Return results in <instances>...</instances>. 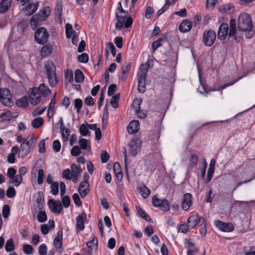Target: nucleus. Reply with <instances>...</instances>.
Returning <instances> with one entry per match:
<instances>
[{
    "label": "nucleus",
    "mask_w": 255,
    "mask_h": 255,
    "mask_svg": "<svg viewBox=\"0 0 255 255\" xmlns=\"http://www.w3.org/2000/svg\"><path fill=\"white\" fill-rule=\"evenodd\" d=\"M238 28L245 31L247 38H252L254 34L253 23L250 15L246 13H241L238 18Z\"/></svg>",
    "instance_id": "nucleus-1"
},
{
    "label": "nucleus",
    "mask_w": 255,
    "mask_h": 255,
    "mask_svg": "<svg viewBox=\"0 0 255 255\" xmlns=\"http://www.w3.org/2000/svg\"><path fill=\"white\" fill-rule=\"evenodd\" d=\"M116 15L117 22L116 23L115 27L117 30H121L123 26L126 28H128L132 25L133 23L132 18L131 17H127L128 12L123 9L120 2L118 3L117 11L116 12Z\"/></svg>",
    "instance_id": "nucleus-2"
},
{
    "label": "nucleus",
    "mask_w": 255,
    "mask_h": 255,
    "mask_svg": "<svg viewBox=\"0 0 255 255\" xmlns=\"http://www.w3.org/2000/svg\"><path fill=\"white\" fill-rule=\"evenodd\" d=\"M45 67L49 84L51 87H54L58 81L56 73V66L53 62H49L45 64Z\"/></svg>",
    "instance_id": "nucleus-3"
},
{
    "label": "nucleus",
    "mask_w": 255,
    "mask_h": 255,
    "mask_svg": "<svg viewBox=\"0 0 255 255\" xmlns=\"http://www.w3.org/2000/svg\"><path fill=\"white\" fill-rule=\"evenodd\" d=\"M244 31L240 30L238 28L236 29V21L234 19H231L230 22V31L229 33V37H234L235 40L238 42L240 41V39L243 37V33Z\"/></svg>",
    "instance_id": "nucleus-4"
},
{
    "label": "nucleus",
    "mask_w": 255,
    "mask_h": 255,
    "mask_svg": "<svg viewBox=\"0 0 255 255\" xmlns=\"http://www.w3.org/2000/svg\"><path fill=\"white\" fill-rule=\"evenodd\" d=\"M34 37L37 43L43 44L47 42L49 33L46 28L40 27L36 30Z\"/></svg>",
    "instance_id": "nucleus-5"
},
{
    "label": "nucleus",
    "mask_w": 255,
    "mask_h": 255,
    "mask_svg": "<svg viewBox=\"0 0 255 255\" xmlns=\"http://www.w3.org/2000/svg\"><path fill=\"white\" fill-rule=\"evenodd\" d=\"M147 74V69L143 70V68L140 69L138 73V91L140 93H143L146 91L145 79Z\"/></svg>",
    "instance_id": "nucleus-6"
},
{
    "label": "nucleus",
    "mask_w": 255,
    "mask_h": 255,
    "mask_svg": "<svg viewBox=\"0 0 255 255\" xmlns=\"http://www.w3.org/2000/svg\"><path fill=\"white\" fill-rule=\"evenodd\" d=\"M36 144V139L33 138H26L22 143L20 146V151H21L24 156L27 155L31 150L35 146Z\"/></svg>",
    "instance_id": "nucleus-7"
},
{
    "label": "nucleus",
    "mask_w": 255,
    "mask_h": 255,
    "mask_svg": "<svg viewBox=\"0 0 255 255\" xmlns=\"http://www.w3.org/2000/svg\"><path fill=\"white\" fill-rule=\"evenodd\" d=\"M12 98V95L8 89H0V100L4 106H11L13 104Z\"/></svg>",
    "instance_id": "nucleus-8"
},
{
    "label": "nucleus",
    "mask_w": 255,
    "mask_h": 255,
    "mask_svg": "<svg viewBox=\"0 0 255 255\" xmlns=\"http://www.w3.org/2000/svg\"><path fill=\"white\" fill-rule=\"evenodd\" d=\"M216 38V33L213 30L205 31L203 33V41L207 46H211L214 43Z\"/></svg>",
    "instance_id": "nucleus-9"
},
{
    "label": "nucleus",
    "mask_w": 255,
    "mask_h": 255,
    "mask_svg": "<svg viewBox=\"0 0 255 255\" xmlns=\"http://www.w3.org/2000/svg\"><path fill=\"white\" fill-rule=\"evenodd\" d=\"M141 140L137 137L133 138L129 142L128 146L130 153L133 156H136L140 151Z\"/></svg>",
    "instance_id": "nucleus-10"
},
{
    "label": "nucleus",
    "mask_w": 255,
    "mask_h": 255,
    "mask_svg": "<svg viewBox=\"0 0 255 255\" xmlns=\"http://www.w3.org/2000/svg\"><path fill=\"white\" fill-rule=\"evenodd\" d=\"M29 102L33 105H37L40 101L41 95L38 92L36 88H33L29 90Z\"/></svg>",
    "instance_id": "nucleus-11"
},
{
    "label": "nucleus",
    "mask_w": 255,
    "mask_h": 255,
    "mask_svg": "<svg viewBox=\"0 0 255 255\" xmlns=\"http://www.w3.org/2000/svg\"><path fill=\"white\" fill-rule=\"evenodd\" d=\"M63 230L60 229L57 232V236L54 239L53 244L54 247L59 253L63 251L62 246Z\"/></svg>",
    "instance_id": "nucleus-12"
},
{
    "label": "nucleus",
    "mask_w": 255,
    "mask_h": 255,
    "mask_svg": "<svg viewBox=\"0 0 255 255\" xmlns=\"http://www.w3.org/2000/svg\"><path fill=\"white\" fill-rule=\"evenodd\" d=\"M215 224L217 228L223 232H230L234 229V226L231 223H224L218 220L215 221Z\"/></svg>",
    "instance_id": "nucleus-13"
},
{
    "label": "nucleus",
    "mask_w": 255,
    "mask_h": 255,
    "mask_svg": "<svg viewBox=\"0 0 255 255\" xmlns=\"http://www.w3.org/2000/svg\"><path fill=\"white\" fill-rule=\"evenodd\" d=\"M87 179L85 178V180L80 183L78 191L82 198H84L89 192V184Z\"/></svg>",
    "instance_id": "nucleus-14"
},
{
    "label": "nucleus",
    "mask_w": 255,
    "mask_h": 255,
    "mask_svg": "<svg viewBox=\"0 0 255 255\" xmlns=\"http://www.w3.org/2000/svg\"><path fill=\"white\" fill-rule=\"evenodd\" d=\"M48 205L50 210L55 213L60 214L61 212L62 207L60 201H54L50 199L48 201Z\"/></svg>",
    "instance_id": "nucleus-15"
},
{
    "label": "nucleus",
    "mask_w": 255,
    "mask_h": 255,
    "mask_svg": "<svg viewBox=\"0 0 255 255\" xmlns=\"http://www.w3.org/2000/svg\"><path fill=\"white\" fill-rule=\"evenodd\" d=\"M86 219V215L82 213L76 218V231L77 233L85 229L84 220Z\"/></svg>",
    "instance_id": "nucleus-16"
},
{
    "label": "nucleus",
    "mask_w": 255,
    "mask_h": 255,
    "mask_svg": "<svg viewBox=\"0 0 255 255\" xmlns=\"http://www.w3.org/2000/svg\"><path fill=\"white\" fill-rule=\"evenodd\" d=\"M200 217L198 214H194L189 217L187 222V227L192 230L194 229L197 224L199 223Z\"/></svg>",
    "instance_id": "nucleus-17"
},
{
    "label": "nucleus",
    "mask_w": 255,
    "mask_h": 255,
    "mask_svg": "<svg viewBox=\"0 0 255 255\" xmlns=\"http://www.w3.org/2000/svg\"><path fill=\"white\" fill-rule=\"evenodd\" d=\"M228 24L225 23H222L219 28L218 38L221 40H224L228 34Z\"/></svg>",
    "instance_id": "nucleus-18"
},
{
    "label": "nucleus",
    "mask_w": 255,
    "mask_h": 255,
    "mask_svg": "<svg viewBox=\"0 0 255 255\" xmlns=\"http://www.w3.org/2000/svg\"><path fill=\"white\" fill-rule=\"evenodd\" d=\"M192 204V197L190 193H185L183 196L182 208L184 211H187Z\"/></svg>",
    "instance_id": "nucleus-19"
},
{
    "label": "nucleus",
    "mask_w": 255,
    "mask_h": 255,
    "mask_svg": "<svg viewBox=\"0 0 255 255\" xmlns=\"http://www.w3.org/2000/svg\"><path fill=\"white\" fill-rule=\"evenodd\" d=\"M139 129V123L137 120L131 121L128 126L127 130L129 133H136Z\"/></svg>",
    "instance_id": "nucleus-20"
},
{
    "label": "nucleus",
    "mask_w": 255,
    "mask_h": 255,
    "mask_svg": "<svg viewBox=\"0 0 255 255\" xmlns=\"http://www.w3.org/2000/svg\"><path fill=\"white\" fill-rule=\"evenodd\" d=\"M27 172V168L24 166L20 167L18 170L19 174L15 176V180L13 181L15 182V186L18 187L20 185L22 181V176L24 175Z\"/></svg>",
    "instance_id": "nucleus-21"
},
{
    "label": "nucleus",
    "mask_w": 255,
    "mask_h": 255,
    "mask_svg": "<svg viewBox=\"0 0 255 255\" xmlns=\"http://www.w3.org/2000/svg\"><path fill=\"white\" fill-rule=\"evenodd\" d=\"M192 27L191 22L187 19L183 20L180 24L179 29L182 33L188 32Z\"/></svg>",
    "instance_id": "nucleus-22"
},
{
    "label": "nucleus",
    "mask_w": 255,
    "mask_h": 255,
    "mask_svg": "<svg viewBox=\"0 0 255 255\" xmlns=\"http://www.w3.org/2000/svg\"><path fill=\"white\" fill-rule=\"evenodd\" d=\"M16 170L13 167H10L8 168L6 175L10 179V180L8 181V184H13L14 186H15V182L13 181L15 180V176L16 175Z\"/></svg>",
    "instance_id": "nucleus-23"
},
{
    "label": "nucleus",
    "mask_w": 255,
    "mask_h": 255,
    "mask_svg": "<svg viewBox=\"0 0 255 255\" xmlns=\"http://www.w3.org/2000/svg\"><path fill=\"white\" fill-rule=\"evenodd\" d=\"M114 171L115 176L119 181L123 179V175L120 164L116 162L114 164Z\"/></svg>",
    "instance_id": "nucleus-24"
},
{
    "label": "nucleus",
    "mask_w": 255,
    "mask_h": 255,
    "mask_svg": "<svg viewBox=\"0 0 255 255\" xmlns=\"http://www.w3.org/2000/svg\"><path fill=\"white\" fill-rule=\"evenodd\" d=\"M37 3H30L27 5L25 9V14L27 15H31L36 12L38 8Z\"/></svg>",
    "instance_id": "nucleus-25"
},
{
    "label": "nucleus",
    "mask_w": 255,
    "mask_h": 255,
    "mask_svg": "<svg viewBox=\"0 0 255 255\" xmlns=\"http://www.w3.org/2000/svg\"><path fill=\"white\" fill-rule=\"evenodd\" d=\"M50 8L49 6H45L43 9L40 10L36 14L38 15L39 18L43 21L50 14Z\"/></svg>",
    "instance_id": "nucleus-26"
},
{
    "label": "nucleus",
    "mask_w": 255,
    "mask_h": 255,
    "mask_svg": "<svg viewBox=\"0 0 255 255\" xmlns=\"http://www.w3.org/2000/svg\"><path fill=\"white\" fill-rule=\"evenodd\" d=\"M38 92L40 93L41 96L46 97L48 96L51 91L44 84H41L38 88H37Z\"/></svg>",
    "instance_id": "nucleus-27"
},
{
    "label": "nucleus",
    "mask_w": 255,
    "mask_h": 255,
    "mask_svg": "<svg viewBox=\"0 0 255 255\" xmlns=\"http://www.w3.org/2000/svg\"><path fill=\"white\" fill-rule=\"evenodd\" d=\"M199 232L202 237H204L206 236L207 233L206 221L204 218L201 217L199 220Z\"/></svg>",
    "instance_id": "nucleus-28"
},
{
    "label": "nucleus",
    "mask_w": 255,
    "mask_h": 255,
    "mask_svg": "<svg viewBox=\"0 0 255 255\" xmlns=\"http://www.w3.org/2000/svg\"><path fill=\"white\" fill-rule=\"evenodd\" d=\"M11 4V0H2L0 3V12L3 13L8 9Z\"/></svg>",
    "instance_id": "nucleus-29"
},
{
    "label": "nucleus",
    "mask_w": 255,
    "mask_h": 255,
    "mask_svg": "<svg viewBox=\"0 0 255 255\" xmlns=\"http://www.w3.org/2000/svg\"><path fill=\"white\" fill-rule=\"evenodd\" d=\"M43 20H41L38 15H37L36 14L34 15L31 18L30 24L31 28L32 29H35L36 27L37 26L39 22L42 21Z\"/></svg>",
    "instance_id": "nucleus-30"
},
{
    "label": "nucleus",
    "mask_w": 255,
    "mask_h": 255,
    "mask_svg": "<svg viewBox=\"0 0 255 255\" xmlns=\"http://www.w3.org/2000/svg\"><path fill=\"white\" fill-rule=\"evenodd\" d=\"M65 32L67 38H70L74 34H76L75 31L73 29L71 24L67 23L65 25Z\"/></svg>",
    "instance_id": "nucleus-31"
},
{
    "label": "nucleus",
    "mask_w": 255,
    "mask_h": 255,
    "mask_svg": "<svg viewBox=\"0 0 255 255\" xmlns=\"http://www.w3.org/2000/svg\"><path fill=\"white\" fill-rule=\"evenodd\" d=\"M79 132L82 136H90V132L86 124H83L80 126L79 128Z\"/></svg>",
    "instance_id": "nucleus-32"
},
{
    "label": "nucleus",
    "mask_w": 255,
    "mask_h": 255,
    "mask_svg": "<svg viewBox=\"0 0 255 255\" xmlns=\"http://www.w3.org/2000/svg\"><path fill=\"white\" fill-rule=\"evenodd\" d=\"M71 176H80L81 173L80 166H77L76 164L73 163L71 165Z\"/></svg>",
    "instance_id": "nucleus-33"
},
{
    "label": "nucleus",
    "mask_w": 255,
    "mask_h": 255,
    "mask_svg": "<svg viewBox=\"0 0 255 255\" xmlns=\"http://www.w3.org/2000/svg\"><path fill=\"white\" fill-rule=\"evenodd\" d=\"M43 119L41 117H38L32 121L31 125L33 128H38L43 125Z\"/></svg>",
    "instance_id": "nucleus-34"
},
{
    "label": "nucleus",
    "mask_w": 255,
    "mask_h": 255,
    "mask_svg": "<svg viewBox=\"0 0 255 255\" xmlns=\"http://www.w3.org/2000/svg\"><path fill=\"white\" fill-rule=\"evenodd\" d=\"M98 239L95 236H93L92 240L88 242L86 244V245L89 248H90L91 250H93V248L94 247H95V249H97L98 248Z\"/></svg>",
    "instance_id": "nucleus-35"
},
{
    "label": "nucleus",
    "mask_w": 255,
    "mask_h": 255,
    "mask_svg": "<svg viewBox=\"0 0 255 255\" xmlns=\"http://www.w3.org/2000/svg\"><path fill=\"white\" fill-rule=\"evenodd\" d=\"M139 191L144 198H147L150 194V190L144 185L140 187Z\"/></svg>",
    "instance_id": "nucleus-36"
},
{
    "label": "nucleus",
    "mask_w": 255,
    "mask_h": 255,
    "mask_svg": "<svg viewBox=\"0 0 255 255\" xmlns=\"http://www.w3.org/2000/svg\"><path fill=\"white\" fill-rule=\"evenodd\" d=\"M52 52L51 46L46 45L43 46L41 50V55L42 56H46L50 55Z\"/></svg>",
    "instance_id": "nucleus-37"
},
{
    "label": "nucleus",
    "mask_w": 255,
    "mask_h": 255,
    "mask_svg": "<svg viewBox=\"0 0 255 255\" xmlns=\"http://www.w3.org/2000/svg\"><path fill=\"white\" fill-rule=\"evenodd\" d=\"M163 211H168L170 208V205L168 201L166 199H163L162 203L160 204V206H157Z\"/></svg>",
    "instance_id": "nucleus-38"
},
{
    "label": "nucleus",
    "mask_w": 255,
    "mask_h": 255,
    "mask_svg": "<svg viewBox=\"0 0 255 255\" xmlns=\"http://www.w3.org/2000/svg\"><path fill=\"white\" fill-rule=\"evenodd\" d=\"M75 80L77 83H81L84 80V74L79 69H77L75 72Z\"/></svg>",
    "instance_id": "nucleus-39"
},
{
    "label": "nucleus",
    "mask_w": 255,
    "mask_h": 255,
    "mask_svg": "<svg viewBox=\"0 0 255 255\" xmlns=\"http://www.w3.org/2000/svg\"><path fill=\"white\" fill-rule=\"evenodd\" d=\"M5 249L7 252H12L14 250V245L12 239L7 240L5 245Z\"/></svg>",
    "instance_id": "nucleus-40"
},
{
    "label": "nucleus",
    "mask_w": 255,
    "mask_h": 255,
    "mask_svg": "<svg viewBox=\"0 0 255 255\" xmlns=\"http://www.w3.org/2000/svg\"><path fill=\"white\" fill-rule=\"evenodd\" d=\"M37 219L39 222L43 223L47 219V216L45 211H40L37 214Z\"/></svg>",
    "instance_id": "nucleus-41"
},
{
    "label": "nucleus",
    "mask_w": 255,
    "mask_h": 255,
    "mask_svg": "<svg viewBox=\"0 0 255 255\" xmlns=\"http://www.w3.org/2000/svg\"><path fill=\"white\" fill-rule=\"evenodd\" d=\"M120 99V94H117L115 96H113L111 101V104L112 106L116 109L118 107V102Z\"/></svg>",
    "instance_id": "nucleus-42"
},
{
    "label": "nucleus",
    "mask_w": 255,
    "mask_h": 255,
    "mask_svg": "<svg viewBox=\"0 0 255 255\" xmlns=\"http://www.w3.org/2000/svg\"><path fill=\"white\" fill-rule=\"evenodd\" d=\"M198 161V157L195 154H191L189 158L190 166H194L197 165Z\"/></svg>",
    "instance_id": "nucleus-43"
},
{
    "label": "nucleus",
    "mask_w": 255,
    "mask_h": 255,
    "mask_svg": "<svg viewBox=\"0 0 255 255\" xmlns=\"http://www.w3.org/2000/svg\"><path fill=\"white\" fill-rule=\"evenodd\" d=\"M17 105L19 107L26 108L28 105V101L26 97H22L19 99L16 103Z\"/></svg>",
    "instance_id": "nucleus-44"
},
{
    "label": "nucleus",
    "mask_w": 255,
    "mask_h": 255,
    "mask_svg": "<svg viewBox=\"0 0 255 255\" xmlns=\"http://www.w3.org/2000/svg\"><path fill=\"white\" fill-rule=\"evenodd\" d=\"M163 40L164 39L163 38H159L158 39L152 42L151 44V47L153 52H155V51L157 49V48L162 46V42Z\"/></svg>",
    "instance_id": "nucleus-45"
},
{
    "label": "nucleus",
    "mask_w": 255,
    "mask_h": 255,
    "mask_svg": "<svg viewBox=\"0 0 255 255\" xmlns=\"http://www.w3.org/2000/svg\"><path fill=\"white\" fill-rule=\"evenodd\" d=\"M73 80V73L70 71L65 72V83L67 85L69 83H71Z\"/></svg>",
    "instance_id": "nucleus-46"
},
{
    "label": "nucleus",
    "mask_w": 255,
    "mask_h": 255,
    "mask_svg": "<svg viewBox=\"0 0 255 255\" xmlns=\"http://www.w3.org/2000/svg\"><path fill=\"white\" fill-rule=\"evenodd\" d=\"M59 183L54 182L51 185V193L54 195H57L59 192Z\"/></svg>",
    "instance_id": "nucleus-47"
},
{
    "label": "nucleus",
    "mask_w": 255,
    "mask_h": 255,
    "mask_svg": "<svg viewBox=\"0 0 255 255\" xmlns=\"http://www.w3.org/2000/svg\"><path fill=\"white\" fill-rule=\"evenodd\" d=\"M199 78L200 82L201 83V86L198 87V91L200 92L201 94H204L205 95H206V94L208 93L207 88L205 86V85H204L201 83V75L200 73H199Z\"/></svg>",
    "instance_id": "nucleus-48"
},
{
    "label": "nucleus",
    "mask_w": 255,
    "mask_h": 255,
    "mask_svg": "<svg viewBox=\"0 0 255 255\" xmlns=\"http://www.w3.org/2000/svg\"><path fill=\"white\" fill-rule=\"evenodd\" d=\"M22 248L23 252L26 255H31L33 252V248L30 245H24Z\"/></svg>",
    "instance_id": "nucleus-49"
},
{
    "label": "nucleus",
    "mask_w": 255,
    "mask_h": 255,
    "mask_svg": "<svg viewBox=\"0 0 255 255\" xmlns=\"http://www.w3.org/2000/svg\"><path fill=\"white\" fill-rule=\"evenodd\" d=\"M61 200L63 206L65 208H68L70 205V199L68 196L63 195L61 196Z\"/></svg>",
    "instance_id": "nucleus-50"
},
{
    "label": "nucleus",
    "mask_w": 255,
    "mask_h": 255,
    "mask_svg": "<svg viewBox=\"0 0 255 255\" xmlns=\"http://www.w3.org/2000/svg\"><path fill=\"white\" fill-rule=\"evenodd\" d=\"M47 252V248L44 244L40 245L38 248V253L39 255H46Z\"/></svg>",
    "instance_id": "nucleus-51"
},
{
    "label": "nucleus",
    "mask_w": 255,
    "mask_h": 255,
    "mask_svg": "<svg viewBox=\"0 0 255 255\" xmlns=\"http://www.w3.org/2000/svg\"><path fill=\"white\" fill-rule=\"evenodd\" d=\"M46 109V107H43L42 108H37L35 110L32 112V116L36 117L38 116L41 115Z\"/></svg>",
    "instance_id": "nucleus-52"
},
{
    "label": "nucleus",
    "mask_w": 255,
    "mask_h": 255,
    "mask_svg": "<svg viewBox=\"0 0 255 255\" xmlns=\"http://www.w3.org/2000/svg\"><path fill=\"white\" fill-rule=\"evenodd\" d=\"M217 3V0H206V7L209 9H213Z\"/></svg>",
    "instance_id": "nucleus-53"
},
{
    "label": "nucleus",
    "mask_w": 255,
    "mask_h": 255,
    "mask_svg": "<svg viewBox=\"0 0 255 255\" xmlns=\"http://www.w3.org/2000/svg\"><path fill=\"white\" fill-rule=\"evenodd\" d=\"M83 105V102L80 99H76L74 100V107L77 110V112H79Z\"/></svg>",
    "instance_id": "nucleus-54"
},
{
    "label": "nucleus",
    "mask_w": 255,
    "mask_h": 255,
    "mask_svg": "<svg viewBox=\"0 0 255 255\" xmlns=\"http://www.w3.org/2000/svg\"><path fill=\"white\" fill-rule=\"evenodd\" d=\"M10 208L8 205L5 204L3 206L2 213L3 218H6L8 217L9 214Z\"/></svg>",
    "instance_id": "nucleus-55"
},
{
    "label": "nucleus",
    "mask_w": 255,
    "mask_h": 255,
    "mask_svg": "<svg viewBox=\"0 0 255 255\" xmlns=\"http://www.w3.org/2000/svg\"><path fill=\"white\" fill-rule=\"evenodd\" d=\"M81 149L79 147V146L77 145H75L72 147L71 150V154L72 155L74 156H77L81 153Z\"/></svg>",
    "instance_id": "nucleus-56"
},
{
    "label": "nucleus",
    "mask_w": 255,
    "mask_h": 255,
    "mask_svg": "<svg viewBox=\"0 0 255 255\" xmlns=\"http://www.w3.org/2000/svg\"><path fill=\"white\" fill-rule=\"evenodd\" d=\"M44 179V171L42 169L38 170L37 183L39 184H41L43 182Z\"/></svg>",
    "instance_id": "nucleus-57"
},
{
    "label": "nucleus",
    "mask_w": 255,
    "mask_h": 255,
    "mask_svg": "<svg viewBox=\"0 0 255 255\" xmlns=\"http://www.w3.org/2000/svg\"><path fill=\"white\" fill-rule=\"evenodd\" d=\"M15 190L12 187H9L6 190V195L8 198H12L15 196Z\"/></svg>",
    "instance_id": "nucleus-58"
},
{
    "label": "nucleus",
    "mask_w": 255,
    "mask_h": 255,
    "mask_svg": "<svg viewBox=\"0 0 255 255\" xmlns=\"http://www.w3.org/2000/svg\"><path fill=\"white\" fill-rule=\"evenodd\" d=\"M89 57L87 54L84 53L78 56V61L80 62L86 63L88 61Z\"/></svg>",
    "instance_id": "nucleus-59"
},
{
    "label": "nucleus",
    "mask_w": 255,
    "mask_h": 255,
    "mask_svg": "<svg viewBox=\"0 0 255 255\" xmlns=\"http://www.w3.org/2000/svg\"><path fill=\"white\" fill-rule=\"evenodd\" d=\"M79 143L82 149H86L88 146V140L85 138H80L79 140Z\"/></svg>",
    "instance_id": "nucleus-60"
},
{
    "label": "nucleus",
    "mask_w": 255,
    "mask_h": 255,
    "mask_svg": "<svg viewBox=\"0 0 255 255\" xmlns=\"http://www.w3.org/2000/svg\"><path fill=\"white\" fill-rule=\"evenodd\" d=\"M162 199H160L157 198V196H154L152 198V203L154 207L160 206V204L162 203Z\"/></svg>",
    "instance_id": "nucleus-61"
},
{
    "label": "nucleus",
    "mask_w": 255,
    "mask_h": 255,
    "mask_svg": "<svg viewBox=\"0 0 255 255\" xmlns=\"http://www.w3.org/2000/svg\"><path fill=\"white\" fill-rule=\"evenodd\" d=\"M73 199L74 200V203L77 206H80L82 205V202L80 200V197L78 194L74 193L72 196Z\"/></svg>",
    "instance_id": "nucleus-62"
},
{
    "label": "nucleus",
    "mask_w": 255,
    "mask_h": 255,
    "mask_svg": "<svg viewBox=\"0 0 255 255\" xmlns=\"http://www.w3.org/2000/svg\"><path fill=\"white\" fill-rule=\"evenodd\" d=\"M53 149L55 152H58L61 149V143L58 140H55L53 142Z\"/></svg>",
    "instance_id": "nucleus-63"
},
{
    "label": "nucleus",
    "mask_w": 255,
    "mask_h": 255,
    "mask_svg": "<svg viewBox=\"0 0 255 255\" xmlns=\"http://www.w3.org/2000/svg\"><path fill=\"white\" fill-rule=\"evenodd\" d=\"M40 229H41V233L43 235H47L49 233V230H50V227H49V226L47 224H42L41 225Z\"/></svg>",
    "instance_id": "nucleus-64"
}]
</instances>
